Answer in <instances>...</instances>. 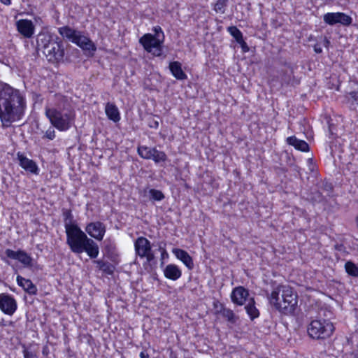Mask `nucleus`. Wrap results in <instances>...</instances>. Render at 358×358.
I'll return each mask as SVG.
<instances>
[{
  "instance_id": "1",
  "label": "nucleus",
  "mask_w": 358,
  "mask_h": 358,
  "mask_svg": "<svg viewBox=\"0 0 358 358\" xmlns=\"http://www.w3.org/2000/svg\"><path fill=\"white\" fill-rule=\"evenodd\" d=\"M26 101L20 90L7 84L0 87V119L8 127L11 122L20 120L24 114Z\"/></svg>"
},
{
  "instance_id": "2",
  "label": "nucleus",
  "mask_w": 358,
  "mask_h": 358,
  "mask_svg": "<svg viewBox=\"0 0 358 358\" xmlns=\"http://www.w3.org/2000/svg\"><path fill=\"white\" fill-rule=\"evenodd\" d=\"M268 300L283 315L294 316L298 309V293L294 287L288 285H278L268 296Z\"/></svg>"
},
{
  "instance_id": "3",
  "label": "nucleus",
  "mask_w": 358,
  "mask_h": 358,
  "mask_svg": "<svg viewBox=\"0 0 358 358\" xmlns=\"http://www.w3.org/2000/svg\"><path fill=\"white\" fill-rule=\"evenodd\" d=\"M37 45L49 62H57L63 59L64 50L62 42L55 40L49 33L39 34Z\"/></svg>"
},
{
  "instance_id": "4",
  "label": "nucleus",
  "mask_w": 358,
  "mask_h": 358,
  "mask_svg": "<svg viewBox=\"0 0 358 358\" xmlns=\"http://www.w3.org/2000/svg\"><path fill=\"white\" fill-rule=\"evenodd\" d=\"M335 331V327L330 320L315 319L307 327V333L314 340H326L330 338Z\"/></svg>"
},
{
  "instance_id": "5",
  "label": "nucleus",
  "mask_w": 358,
  "mask_h": 358,
  "mask_svg": "<svg viewBox=\"0 0 358 358\" xmlns=\"http://www.w3.org/2000/svg\"><path fill=\"white\" fill-rule=\"evenodd\" d=\"M45 113L51 124L61 131L69 129L73 122V115L70 113H62L55 108L46 107Z\"/></svg>"
},
{
  "instance_id": "6",
  "label": "nucleus",
  "mask_w": 358,
  "mask_h": 358,
  "mask_svg": "<svg viewBox=\"0 0 358 358\" xmlns=\"http://www.w3.org/2000/svg\"><path fill=\"white\" fill-rule=\"evenodd\" d=\"M66 243L71 251L76 254L88 238L78 225H68L65 231Z\"/></svg>"
},
{
  "instance_id": "7",
  "label": "nucleus",
  "mask_w": 358,
  "mask_h": 358,
  "mask_svg": "<svg viewBox=\"0 0 358 358\" xmlns=\"http://www.w3.org/2000/svg\"><path fill=\"white\" fill-rule=\"evenodd\" d=\"M162 38L155 37L152 34H145L140 39L139 43L143 48L154 56L159 57L162 55V44L164 41V35Z\"/></svg>"
},
{
  "instance_id": "8",
  "label": "nucleus",
  "mask_w": 358,
  "mask_h": 358,
  "mask_svg": "<svg viewBox=\"0 0 358 358\" xmlns=\"http://www.w3.org/2000/svg\"><path fill=\"white\" fill-rule=\"evenodd\" d=\"M134 248L136 255L141 258H145L148 263L155 259L150 241L145 237H138L134 242Z\"/></svg>"
},
{
  "instance_id": "9",
  "label": "nucleus",
  "mask_w": 358,
  "mask_h": 358,
  "mask_svg": "<svg viewBox=\"0 0 358 358\" xmlns=\"http://www.w3.org/2000/svg\"><path fill=\"white\" fill-rule=\"evenodd\" d=\"M138 154L143 159H152L155 163L164 162L166 160V155L163 151L145 145L138 148Z\"/></svg>"
},
{
  "instance_id": "10",
  "label": "nucleus",
  "mask_w": 358,
  "mask_h": 358,
  "mask_svg": "<svg viewBox=\"0 0 358 358\" xmlns=\"http://www.w3.org/2000/svg\"><path fill=\"white\" fill-rule=\"evenodd\" d=\"M323 20L326 24L331 26L336 24L349 26L352 22V18L350 15L341 12L327 13L323 15Z\"/></svg>"
},
{
  "instance_id": "11",
  "label": "nucleus",
  "mask_w": 358,
  "mask_h": 358,
  "mask_svg": "<svg viewBox=\"0 0 358 358\" xmlns=\"http://www.w3.org/2000/svg\"><path fill=\"white\" fill-rule=\"evenodd\" d=\"M7 258L19 261L25 268L33 266V259L26 251L19 249L16 251L6 249L4 252Z\"/></svg>"
},
{
  "instance_id": "12",
  "label": "nucleus",
  "mask_w": 358,
  "mask_h": 358,
  "mask_svg": "<svg viewBox=\"0 0 358 358\" xmlns=\"http://www.w3.org/2000/svg\"><path fill=\"white\" fill-rule=\"evenodd\" d=\"M17 309V303L13 296L7 293L0 294V310L3 313L13 315Z\"/></svg>"
},
{
  "instance_id": "13",
  "label": "nucleus",
  "mask_w": 358,
  "mask_h": 358,
  "mask_svg": "<svg viewBox=\"0 0 358 358\" xmlns=\"http://www.w3.org/2000/svg\"><path fill=\"white\" fill-rule=\"evenodd\" d=\"M86 232L93 238L102 241L106 231V225L100 222H92L87 224Z\"/></svg>"
},
{
  "instance_id": "14",
  "label": "nucleus",
  "mask_w": 358,
  "mask_h": 358,
  "mask_svg": "<svg viewBox=\"0 0 358 358\" xmlns=\"http://www.w3.org/2000/svg\"><path fill=\"white\" fill-rule=\"evenodd\" d=\"M249 296V291L243 286L233 289L231 294V301L238 306H243Z\"/></svg>"
},
{
  "instance_id": "15",
  "label": "nucleus",
  "mask_w": 358,
  "mask_h": 358,
  "mask_svg": "<svg viewBox=\"0 0 358 358\" xmlns=\"http://www.w3.org/2000/svg\"><path fill=\"white\" fill-rule=\"evenodd\" d=\"M86 252L90 259H96L99 254V245L92 239L88 238L76 254Z\"/></svg>"
},
{
  "instance_id": "16",
  "label": "nucleus",
  "mask_w": 358,
  "mask_h": 358,
  "mask_svg": "<svg viewBox=\"0 0 358 358\" xmlns=\"http://www.w3.org/2000/svg\"><path fill=\"white\" fill-rule=\"evenodd\" d=\"M17 159L19 161L20 166L31 173L38 175L39 173V169L32 159L27 158L23 154L18 152L17 154Z\"/></svg>"
},
{
  "instance_id": "17",
  "label": "nucleus",
  "mask_w": 358,
  "mask_h": 358,
  "mask_svg": "<svg viewBox=\"0 0 358 358\" xmlns=\"http://www.w3.org/2000/svg\"><path fill=\"white\" fill-rule=\"evenodd\" d=\"M72 43L76 44L85 50L94 52L96 50L94 43L88 37L82 34L80 31H78Z\"/></svg>"
},
{
  "instance_id": "18",
  "label": "nucleus",
  "mask_w": 358,
  "mask_h": 358,
  "mask_svg": "<svg viewBox=\"0 0 358 358\" xmlns=\"http://www.w3.org/2000/svg\"><path fill=\"white\" fill-rule=\"evenodd\" d=\"M17 29L18 31L26 38H31L34 32V26L33 22L27 19H22L17 21Z\"/></svg>"
},
{
  "instance_id": "19",
  "label": "nucleus",
  "mask_w": 358,
  "mask_h": 358,
  "mask_svg": "<svg viewBox=\"0 0 358 358\" xmlns=\"http://www.w3.org/2000/svg\"><path fill=\"white\" fill-rule=\"evenodd\" d=\"M172 252L189 270H192L194 268V264L193 258L186 250L180 248H173Z\"/></svg>"
},
{
  "instance_id": "20",
  "label": "nucleus",
  "mask_w": 358,
  "mask_h": 358,
  "mask_svg": "<svg viewBox=\"0 0 358 358\" xmlns=\"http://www.w3.org/2000/svg\"><path fill=\"white\" fill-rule=\"evenodd\" d=\"M16 282L18 286L22 287L23 290L29 295L37 294L38 289L36 285H34L30 279H27L20 275L16 277Z\"/></svg>"
},
{
  "instance_id": "21",
  "label": "nucleus",
  "mask_w": 358,
  "mask_h": 358,
  "mask_svg": "<svg viewBox=\"0 0 358 358\" xmlns=\"http://www.w3.org/2000/svg\"><path fill=\"white\" fill-rule=\"evenodd\" d=\"M164 275L166 278L176 281L182 276V271L178 265L170 264L164 269Z\"/></svg>"
},
{
  "instance_id": "22",
  "label": "nucleus",
  "mask_w": 358,
  "mask_h": 358,
  "mask_svg": "<svg viewBox=\"0 0 358 358\" xmlns=\"http://www.w3.org/2000/svg\"><path fill=\"white\" fill-rule=\"evenodd\" d=\"M286 141L288 145L301 152H308L309 150L308 144L305 141L298 139L294 136L287 138Z\"/></svg>"
},
{
  "instance_id": "23",
  "label": "nucleus",
  "mask_w": 358,
  "mask_h": 358,
  "mask_svg": "<svg viewBox=\"0 0 358 358\" xmlns=\"http://www.w3.org/2000/svg\"><path fill=\"white\" fill-rule=\"evenodd\" d=\"M105 113L108 118L114 122H117L120 120L118 108L114 103H107L105 106Z\"/></svg>"
},
{
  "instance_id": "24",
  "label": "nucleus",
  "mask_w": 358,
  "mask_h": 358,
  "mask_svg": "<svg viewBox=\"0 0 358 358\" xmlns=\"http://www.w3.org/2000/svg\"><path fill=\"white\" fill-rule=\"evenodd\" d=\"M169 69L172 75L178 80H185L187 75L182 69L181 64L178 62H173L169 64Z\"/></svg>"
},
{
  "instance_id": "25",
  "label": "nucleus",
  "mask_w": 358,
  "mask_h": 358,
  "mask_svg": "<svg viewBox=\"0 0 358 358\" xmlns=\"http://www.w3.org/2000/svg\"><path fill=\"white\" fill-rule=\"evenodd\" d=\"M255 303V299L250 298L248 303L245 306V311L251 320L259 317L260 315L259 310L257 308Z\"/></svg>"
},
{
  "instance_id": "26",
  "label": "nucleus",
  "mask_w": 358,
  "mask_h": 358,
  "mask_svg": "<svg viewBox=\"0 0 358 358\" xmlns=\"http://www.w3.org/2000/svg\"><path fill=\"white\" fill-rule=\"evenodd\" d=\"M217 313H220L231 324H235L238 319L234 311L230 308H226L222 303H220V309L217 310Z\"/></svg>"
},
{
  "instance_id": "27",
  "label": "nucleus",
  "mask_w": 358,
  "mask_h": 358,
  "mask_svg": "<svg viewBox=\"0 0 358 358\" xmlns=\"http://www.w3.org/2000/svg\"><path fill=\"white\" fill-rule=\"evenodd\" d=\"M79 31L75 30L69 26H64L58 29L59 34L69 41L73 42Z\"/></svg>"
},
{
  "instance_id": "28",
  "label": "nucleus",
  "mask_w": 358,
  "mask_h": 358,
  "mask_svg": "<svg viewBox=\"0 0 358 358\" xmlns=\"http://www.w3.org/2000/svg\"><path fill=\"white\" fill-rule=\"evenodd\" d=\"M94 263L96 264L98 268L103 273L107 275H113L115 269V266L108 262L102 259L95 260Z\"/></svg>"
},
{
  "instance_id": "29",
  "label": "nucleus",
  "mask_w": 358,
  "mask_h": 358,
  "mask_svg": "<svg viewBox=\"0 0 358 358\" xmlns=\"http://www.w3.org/2000/svg\"><path fill=\"white\" fill-rule=\"evenodd\" d=\"M346 99L350 109L357 110L358 108V90L348 93Z\"/></svg>"
},
{
  "instance_id": "30",
  "label": "nucleus",
  "mask_w": 358,
  "mask_h": 358,
  "mask_svg": "<svg viewBox=\"0 0 358 358\" xmlns=\"http://www.w3.org/2000/svg\"><path fill=\"white\" fill-rule=\"evenodd\" d=\"M345 269L349 275L354 278L358 277V266L354 262L348 261L345 264Z\"/></svg>"
},
{
  "instance_id": "31",
  "label": "nucleus",
  "mask_w": 358,
  "mask_h": 358,
  "mask_svg": "<svg viewBox=\"0 0 358 358\" xmlns=\"http://www.w3.org/2000/svg\"><path fill=\"white\" fill-rule=\"evenodd\" d=\"M145 193L148 194V196L150 199H153L155 201H161L164 198V194L157 189H148L145 191Z\"/></svg>"
},
{
  "instance_id": "32",
  "label": "nucleus",
  "mask_w": 358,
  "mask_h": 358,
  "mask_svg": "<svg viewBox=\"0 0 358 358\" xmlns=\"http://www.w3.org/2000/svg\"><path fill=\"white\" fill-rule=\"evenodd\" d=\"M65 231L68 225H78L73 220V216L71 210H65L63 212Z\"/></svg>"
},
{
  "instance_id": "33",
  "label": "nucleus",
  "mask_w": 358,
  "mask_h": 358,
  "mask_svg": "<svg viewBox=\"0 0 358 358\" xmlns=\"http://www.w3.org/2000/svg\"><path fill=\"white\" fill-rule=\"evenodd\" d=\"M227 30L229 32V34L235 38L237 43L242 42L243 34L236 27H229L227 28Z\"/></svg>"
},
{
  "instance_id": "34",
  "label": "nucleus",
  "mask_w": 358,
  "mask_h": 358,
  "mask_svg": "<svg viewBox=\"0 0 358 358\" xmlns=\"http://www.w3.org/2000/svg\"><path fill=\"white\" fill-rule=\"evenodd\" d=\"M227 6L226 0H217L215 5V10L217 13H224V8Z\"/></svg>"
},
{
  "instance_id": "35",
  "label": "nucleus",
  "mask_w": 358,
  "mask_h": 358,
  "mask_svg": "<svg viewBox=\"0 0 358 358\" xmlns=\"http://www.w3.org/2000/svg\"><path fill=\"white\" fill-rule=\"evenodd\" d=\"M103 249L107 255L112 254L115 249V246L110 241H105Z\"/></svg>"
},
{
  "instance_id": "36",
  "label": "nucleus",
  "mask_w": 358,
  "mask_h": 358,
  "mask_svg": "<svg viewBox=\"0 0 358 358\" xmlns=\"http://www.w3.org/2000/svg\"><path fill=\"white\" fill-rule=\"evenodd\" d=\"M44 137L49 139L53 140L55 138V131L54 129L50 127L45 133Z\"/></svg>"
},
{
  "instance_id": "37",
  "label": "nucleus",
  "mask_w": 358,
  "mask_h": 358,
  "mask_svg": "<svg viewBox=\"0 0 358 358\" xmlns=\"http://www.w3.org/2000/svg\"><path fill=\"white\" fill-rule=\"evenodd\" d=\"M152 31L155 34L153 35L155 37L162 38V35H164L162 28L159 26H155L153 27Z\"/></svg>"
},
{
  "instance_id": "38",
  "label": "nucleus",
  "mask_w": 358,
  "mask_h": 358,
  "mask_svg": "<svg viewBox=\"0 0 358 358\" xmlns=\"http://www.w3.org/2000/svg\"><path fill=\"white\" fill-rule=\"evenodd\" d=\"M24 358H33L34 355L31 352L29 351L27 349H24L23 350Z\"/></svg>"
},
{
  "instance_id": "39",
  "label": "nucleus",
  "mask_w": 358,
  "mask_h": 358,
  "mask_svg": "<svg viewBox=\"0 0 358 358\" xmlns=\"http://www.w3.org/2000/svg\"><path fill=\"white\" fill-rule=\"evenodd\" d=\"M238 43H239L241 45L243 52H246L249 50L248 46L244 41L243 38L242 39V42H238Z\"/></svg>"
},
{
  "instance_id": "40",
  "label": "nucleus",
  "mask_w": 358,
  "mask_h": 358,
  "mask_svg": "<svg viewBox=\"0 0 358 358\" xmlns=\"http://www.w3.org/2000/svg\"><path fill=\"white\" fill-rule=\"evenodd\" d=\"M139 356H140V358H150V356L146 350H142L140 352Z\"/></svg>"
},
{
  "instance_id": "41",
  "label": "nucleus",
  "mask_w": 358,
  "mask_h": 358,
  "mask_svg": "<svg viewBox=\"0 0 358 358\" xmlns=\"http://www.w3.org/2000/svg\"><path fill=\"white\" fill-rule=\"evenodd\" d=\"M324 185V188L327 191V193L329 194V192L332 189L331 183L326 182Z\"/></svg>"
},
{
  "instance_id": "42",
  "label": "nucleus",
  "mask_w": 358,
  "mask_h": 358,
  "mask_svg": "<svg viewBox=\"0 0 358 358\" xmlns=\"http://www.w3.org/2000/svg\"><path fill=\"white\" fill-rule=\"evenodd\" d=\"M314 51L316 53H321L322 52V49L320 45L316 44L314 45Z\"/></svg>"
},
{
  "instance_id": "43",
  "label": "nucleus",
  "mask_w": 358,
  "mask_h": 358,
  "mask_svg": "<svg viewBox=\"0 0 358 358\" xmlns=\"http://www.w3.org/2000/svg\"><path fill=\"white\" fill-rule=\"evenodd\" d=\"M0 2L6 6H9L11 4V0H0Z\"/></svg>"
},
{
  "instance_id": "44",
  "label": "nucleus",
  "mask_w": 358,
  "mask_h": 358,
  "mask_svg": "<svg viewBox=\"0 0 358 358\" xmlns=\"http://www.w3.org/2000/svg\"><path fill=\"white\" fill-rule=\"evenodd\" d=\"M160 250H162V258H164L165 255L168 256L167 252L165 248H160Z\"/></svg>"
},
{
  "instance_id": "45",
  "label": "nucleus",
  "mask_w": 358,
  "mask_h": 358,
  "mask_svg": "<svg viewBox=\"0 0 358 358\" xmlns=\"http://www.w3.org/2000/svg\"><path fill=\"white\" fill-rule=\"evenodd\" d=\"M324 46L327 48L330 43V41L327 38H324Z\"/></svg>"
},
{
  "instance_id": "46",
  "label": "nucleus",
  "mask_w": 358,
  "mask_h": 358,
  "mask_svg": "<svg viewBox=\"0 0 358 358\" xmlns=\"http://www.w3.org/2000/svg\"><path fill=\"white\" fill-rule=\"evenodd\" d=\"M1 259H2L4 262H8V260L6 259V257H1Z\"/></svg>"
},
{
  "instance_id": "47",
  "label": "nucleus",
  "mask_w": 358,
  "mask_h": 358,
  "mask_svg": "<svg viewBox=\"0 0 358 358\" xmlns=\"http://www.w3.org/2000/svg\"><path fill=\"white\" fill-rule=\"evenodd\" d=\"M357 358H358V357H357Z\"/></svg>"
}]
</instances>
